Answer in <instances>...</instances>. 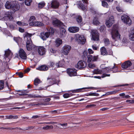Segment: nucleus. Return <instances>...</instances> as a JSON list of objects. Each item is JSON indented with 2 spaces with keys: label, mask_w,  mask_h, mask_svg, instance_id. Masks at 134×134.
Segmentation results:
<instances>
[{
  "label": "nucleus",
  "mask_w": 134,
  "mask_h": 134,
  "mask_svg": "<svg viewBox=\"0 0 134 134\" xmlns=\"http://www.w3.org/2000/svg\"><path fill=\"white\" fill-rule=\"evenodd\" d=\"M32 36V34L27 33L24 37L25 40L27 41L26 42L27 49L29 51L31 50L34 47V45L32 43L31 38V37Z\"/></svg>",
  "instance_id": "1"
},
{
  "label": "nucleus",
  "mask_w": 134,
  "mask_h": 134,
  "mask_svg": "<svg viewBox=\"0 0 134 134\" xmlns=\"http://www.w3.org/2000/svg\"><path fill=\"white\" fill-rule=\"evenodd\" d=\"M47 32H42L40 33V37L43 40H46L48 38L51 34H53L54 33V31L53 29L51 27H48L47 28Z\"/></svg>",
  "instance_id": "2"
},
{
  "label": "nucleus",
  "mask_w": 134,
  "mask_h": 134,
  "mask_svg": "<svg viewBox=\"0 0 134 134\" xmlns=\"http://www.w3.org/2000/svg\"><path fill=\"white\" fill-rule=\"evenodd\" d=\"M111 34L112 38L114 40L116 41L120 38V35L118 32L117 26H113L111 30Z\"/></svg>",
  "instance_id": "3"
},
{
  "label": "nucleus",
  "mask_w": 134,
  "mask_h": 134,
  "mask_svg": "<svg viewBox=\"0 0 134 134\" xmlns=\"http://www.w3.org/2000/svg\"><path fill=\"white\" fill-rule=\"evenodd\" d=\"M5 7L8 9H11L14 12L18 10L19 9V7L18 5H15L12 2L8 1L6 2L5 4Z\"/></svg>",
  "instance_id": "4"
},
{
  "label": "nucleus",
  "mask_w": 134,
  "mask_h": 134,
  "mask_svg": "<svg viewBox=\"0 0 134 134\" xmlns=\"http://www.w3.org/2000/svg\"><path fill=\"white\" fill-rule=\"evenodd\" d=\"M75 39L79 44H83L86 42V39L83 36L78 34L75 35Z\"/></svg>",
  "instance_id": "5"
},
{
  "label": "nucleus",
  "mask_w": 134,
  "mask_h": 134,
  "mask_svg": "<svg viewBox=\"0 0 134 134\" xmlns=\"http://www.w3.org/2000/svg\"><path fill=\"white\" fill-rule=\"evenodd\" d=\"M91 40L95 41H98L99 40V34L97 31L96 30H92L91 32Z\"/></svg>",
  "instance_id": "6"
},
{
  "label": "nucleus",
  "mask_w": 134,
  "mask_h": 134,
  "mask_svg": "<svg viewBox=\"0 0 134 134\" xmlns=\"http://www.w3.org/2000/svg\"><path fill=\"white\" fill-rule=\"evenodd\" d=\"M122 21L125 23L130 25L132 23L131 20L129 17L126 15H122L121 18Z\"/></svg>",
  "instance_id": "7"
},
{
  "label": "nucleus",
  "mask_w": 134,
  "mask_h": 134,
  "mask_svg": "<svg viewBox=\"0 0 134 134\" xmlns=\"http://www.w3.org/2000/svg\"><path fill=\"white\" fill-rule=\"evenodd\" d=\"M68 74L70 77L74 76L77 75L76 70L74 69L69 68L67 70Z\"/></svg>",
  "instance_id": "8"
},
{
  "label": "nucleus",
  "mask_w": 134,
  "mask_h": 134,
  "mask_svg": "<svg viewBox=\"0 0 134 134\" xmlns=\"http://www.w3.org/2000/svg\"><path fill=\"white\" fill-rule=\"evenodd\" d=\"M98 57V55L93 56L91 55H89L87 56V62H90L97 61V60Z\"/></svg>",
  "instance_id": "9"
},
{
  "label": "nucleus",
  "mask_w": 134,
  "mask_h": 134,
  "mask_svg": "<svg viewBox=\"0 0 134 134\" xmlns=\"http://www.w3.org/2000/svg\"><path fill=\"white\" fill-rule=\"evenodd\" d=\"M132 65L131 62L130 60H128L124 62L122 65V67L124 69H128L131 70L130 67Z\"/></svg>",
  "instance_id": "10"
},
{
  "label": "nucleus",
  "mask_w": 134,
  "mask_h": 134,
  "mask_svg": "<svg viewBox=\"0 0 134 134\" xmlns=\"http://www.w3.org/2000/svg\"><path fill=\"white\" fill-rule=\"evenodd\" d=\"M87 65L86 63L82 60H80L78 63L77 65L75 66L76 68L80 69L81 68H84Z\"/></svg>",
  "instance_id": "11"
},
{
  "label": "nucleus",
  "mask_w": 134,
  "mask_h": 134,
  "mask_svg": "<svg viewBox=\"0 0 134 134\" xmlns=\"http://www.w3.org/2000/svg\"><path fill=\"white\" fill-rule=\"evenodd\" d=\"M67 59L65 58L63 59L62 60L59 61L58 63H56V66L57 67H63L65 64L67 63L68 62Z\"/></svg>",
  "instance_id": "12"
},
{
  "label": "nucleus",
  "mask_w": 134,
  "mask_h": 134,
  "mask_svg": "<svg viewBox=\"0 0 134 134\" xmlns=\"http://www.w3.org/2000/svg\"><path fill=\"white\" fill-rule=\"evenodd\" d=\"M19 54L20 57L22 59H26L27 58V55L24 51L22 49H20Z\"/></svg>",
  "instance_id": "13"
},
{
  "label": "nucleus",
  "mask_w": 134,
  "mask_h": 134,
  "mask_svg": "<svg viewBox=\"0 0 134 134\" xmlns=\"http://www.w3.org/2000/svg\"><path fill=\"white\" fill-rule=\"evenodd\" d=\"M29 25L33 26H41L44 25V24L43 23L39 21H33L30 22L29 23Z\"/></svg>",
  "instance_id": "14"
},
{
  "label": "nucleus",
  "mask_w": 134,
  "mask_h": 134,
  "mask_svg": "<svg viewBox=\"0 0 134 134\" xmlns=\"http://www.w3.org/2000/svg\"><path fill=\"white\" fill-rule=\"evenodd\" d=\"M114 18L113 16L110 17L108 20L106 21V24L108 27L111 26L112 24L114 23Z\"/></svg>",
  "instance_id": "15"
},
{
  "label": "nucleus",
  "mask_w": 134,
  "mask_h": 134,
  "mask_svg": "<svg viewBox=\"0 0 134 134\" xmlns=\"http://www.w3.org/2000/svg\"><path fill=\"white\" fill-rule=\"evenodd\" d=\"M71 49V46L69 45H66L64 46L62 49L63 53L65 55H67Z\"/></svg>",
  "instance_id": "16"
},
{
  "label": "nucleus",
  "mask_w": 134,
  "mask_h": 134,
  "mask_svg": "<svg viewBox=\"0 0 134 134\" xmlns=\"http://www.w3.org/2000/svg\"><path fill=\"white\" fill-rule=\"evenodd\" d=\"M60 4L59 3L57 0H53L51 3V7L53 8H58Z\"/></svg>",
  "instance_id": "17"
},
{
  "label": "nucleus",
  "mask_w": 134,
  "mask_h": 134,
  "mask_svg": "<svg viewBox=\"0 0 134 134\" xmlns=\"http://www.w3.org/2000/svg\"><path fill=\"white\" fill-rule=\"evenodd\" d=\"M69 31L71 33H76L79 30V28L77 27H71L68 29Z\"/></svg>",
  "instance_id": "18"
},
{
  "label": "nucleus",
  "mask_w": 134,
  "mask_h": 134,
  "mask_svg": "<svg viewBox=\"0 0 134 134\" xmlns=\"http://www.w3.org/2000/svg\"><path fill=\"white\" fill-rule=\"evenodd\" d=\"M38 51L39 54L41 55L44 54L46 52L45 49L42 47H39L38 48Z\"/></svg>",
  "instance_id": "19"
},
{
  "label": "nucleus",
  "mask_w": 134,
  "mask_h": 134,
  "mask_svg": "<svg viewBox=\"0 0 134 134\" xmlns=\"http://www.w3.org/2000/svg\"><path fill=\"white\" fill-rule=\"evenodd\" d=\"M18 92H19L17 94L18 95L21 96H26L25 97V98H26L28 97H36L33 96L31 95H29L26 94L24 92H23L22 91H19ZM40 97V96H36V97Z\"/></svg>",
  "instance_id": "20"
},
{
  "label": "nucleus",
  "mask_w": 134,
  "mask_h": 134,
  "mask_svg": "<svg viewBox=\"0 0 134 134\" xmlns=\"http://www.w3.org/2000/svg\"><path fill=\"white\" fill-rule=\"evenodd\" d=\"M53 25L55 26H61V27L63 26V23L58 20H54L53 22Z\"/></svg>",
  "instance_id": "21"
},
{
  "label": "nucleus",
  "mask_w": 134,
  "mask_h": 134,
  "mask_svg": "<svg viewBox=\"0 0 134 134\" xmlns=\"http://www.w3.org/2000/svg\"><path fill=\"white\" fill-rule=\"evenodd\" d=\"M5 55L6 57L8 58L9 59L12 57L13 54L11 51L8 49L5 51Z\"/></svg>",
  "instance_id": "22"
},
{
  "label": "nucleus",
  "mask_w": 134,
  "mask_h": 134,
  "mask_svg": "<svg viewBox=\"0 0 134 134\" xmlns=\"http://www.w3.org/2000/svg\"><path fill=\"white\" fill-rule=\"evenodd\" d=\"M61 27L62 28L60 29V35L61 37H63L66 35V31L64 28H62V26Z\"/></svg>",
  "instance_id": "23"
},
{
  "label": "nucleus",
  "mask_w": 134,
  "mask_h": 134,
  "mask_svg": "<svg viewBox=\"0 0 134 134\" xmlns=\"http://www.w3.org/2000/svg\"><path fill=\"white\" fill-rule=\"evenodd\" d=\"M36 69L40 71H45L48 69V67L45 65H42L37 68Z\"/></svg>",
  "instance_id": "24"
},
{
  "label": "nucleus",
  "mask_w": 134,
  "mask_h": 134,
  "mask_svg": "<svg viewBox=\"0 0 134 134\" xmlns=\"http://www.w3.org/2000/svg\"><path fill=\"white\" fill-rule=\"evenodd\" d=\"M100 51L102 55H105L107 54V53L106 49L104 47H103L101 48Z\"/></svg>",
  "instance_id": "25"
},
{
  "label": "nucleus",
  "mask_w": 134,
  "mask_h": 134,
  "mask_svg": "<svg viewBox=\"0 0 134 134\" xmlns=\"http://www.w3.org/2000/svg\"><path fill=\"white\" fill-rule=\"evenodd\" d=\"M129 39L132 41H134V31L131 32L129 36Z\"/></svg>",
  "instance_id": "26"
},
{
  "label": "nucleus",
  "mask_w": 134,
  "mask_h": 134,
  "mask_svg": "<svg viewBox=\"0 0 134 134\" xmlns=\"http://www.w3.org/2000/svg\"><path fill=\"white\" fill-rule=\"evenodd\" d=\"M93 24L97 25L99 24L100 23L98 19L97 18H94L93 21Z\"/></svg>",
  "instance_id": "27"
},
{
  "label": "nucleus",
  "mask_w": 134,
  "mask_h": 134,
  "mask_svg": "<svg viewBox=\"0 0 134 134\" xmlns=\"http://www.w3.org/2000/svg\"><path fill=\"white\" fill-rule=\"evenodd\" d=\"M103 71L102 70H101L98 69H95L93 71V72L95 74H100L103 73Z\"/></svg>",
  "instance_id": "28"
},
{
  "label": "nucleus",
  "mask_w": 134,
  "mask_h": 134,
  "mask_svg": "<svg viewBox=\"0 0 134 134\" xmlns=\"http://www.w3.org/2000/svg\"><path fill=\"white\" fill-rule=\"evenodd\" d=\"M62 42V40L60 38H58L55 41L56 45L58 46L60 45L61 44Z\"/></svg>",
  "instance_id": "29"
},
{
  "label": "nucleus",
  "mask_w": 134,
  "mask_h": 134,
  "mask_svg": "<svg viewBox=\"0 0 134 134\" xmlns=\"http://www.w3.org/2000/svg\"><path fill=\"white\" fill-rule=\"evenodd\" d=\"M45 3L44 1L41 2L38 4V7L40 9L42 8L45 5Z\"/></svg>",
  "instance_id": "30"
},
{
  "label": "nucleus",
  "mask_w": 134,
  "mask_h": 134,
  "mask_svg": "<svg viewBox=\"0 0 134 134\" xmlns=\"http://www.w3.org/2000/svg\"><path fill=\"white\" fill-rule=\"evenodd\" d=\"M76 19L77 22L78 23H80L82 20V17L80 15H78L77 16Z\"/></svg>",
  "instance_id": "31"
},
{
  "label": "nucleus",
  "mask_w": 134,
  "mask_h": 134,
  "mask_svg": "<svg viewBox=\"0 0 134 134\" xmlns=\"http://www.w3.org/2000/svg\"><path fill=\"white\" fill-rule=\"evenodd\" d=\"M14 40L15 41L18 43H19L21 40V39L20 37H14Z\"/></svg>",
  "instance_id": "32"
},
{
  "label": "nucleus",
  "mask_w": 134,
  "mask_h": 134,
  "mask_svg": "<svg viewBox=\"0 0 134 134\" xmlns=\"http://www.w3.org/2000/svg\"><path fill=\"white\" fill-rule=\"evenodd\" d=\"M17 24L20 26H27L28 24L25 23H22L20 21H18L17 22Z\"/></svg>",
  "instance_id": "33"
},
{
  "label": "nucleus",
  "mask_w": 134,
  "mask_h": 134,
  "mask_svg": "<svg viewBox=\"0 0 134 134\" xmlns=\"http://www.w3.org/2000/svg\"><path fill=\"white\" fill-rule=\"evenodd\" d=\"M9 14H7V16H5L4 17V18H5L6 17H7L8 19H9L10 20H11L13 19V17L12 16L11 13H8Z\"/></svg>",
  "instance_id": "34"
},
{
  "label": "nucleus",
  "mask_w": 134,
  "mask_h": 134,
  "mask_svg": "<svg viewBox=\"0 0 134 134\" xmlns=\"http://www.w3.org/2000/svg\"><path fill=\"white\" fill-rule=\"evenodd\" d=\"M79 6L80 7V8L81 9L83 10H86V8L85 7L84 5L82 3L79 4Z\"/></svg>",
  "instance_id": "35"
},
{
  "label": "nucleus",
  "mask_w": 134,
  "mask_h": 134,
  "mask_svg": "<svg viewBox=\"0 0 134 134\" xmlns=\"http://www.w3.org/2000/svg\"><path fill=\"white\" fill-rule=\"evenodd\" d=\"M32 2V0H25V3L27 6H29Z\"/></svg>",
  "instance_id": "36"
},
{
  "label": "nucleus",
  "mask_w": 134,
  "mask_h": 134,
  "mask_svg": "<svg viewBox=\"0 0 134 134\" xmlns=\"http://www.w3.org/2000/svg\"><path fill=\"white\" fill-rule=\"evenodd\" d=\"M88 67L90 68H93L96 67V65L94 64L90 63L88 64Z\"/></svg>",
  "instance_id": "37"
},
{
  "label": "nucleus",
  "mask_w": 134,
  "mask_h": 134,
  "mask_svg": "<svg viewBox=\"0 0 134 134\" xmlns=\"http://www.w3.org/2000/svg\"><path fill=\"white\" fill-rule=\"evenodd\" d=\"M34 82L35 85L37 86L38 84L40 82V81L38 79L36 78L34 80Z\"/></svg>",
  "instance_id": "38"
},
{
  "label": "nucleus",
  "mask_w": 134,
  "mask_h": 134,
  "mask_svg": "<svg viewBox=\"0 0 134 134\" xmlns=\"http://www.w3.org/2000/svg\"><path fill=\"white\" fill-rule=\"evenodd\" d=\"M4 82L3 81H0V90L3 89L4 87Z\"/></svg>",
  "instance_id": "39"
},
{
  "label": "nucleus",
  "mask_w": 134,
  "mask_h": 134,
  "mask_svg": "<svg viewBox=\"0 0 134 134\" xmlns=\"http://www.w3.org/2000/svg\"><path fill=\"white\" fill-rule=\"evenodd\" d=\"M102 5L104 7L106 8L108 7V5L107 3L104 1H102Z\"/></svg>",
  "instance_id": "40"
},
{
  "label": "nucleus",
  "mask_w": 134,
  "mask_h": 134,
  "mask_svg": "<svg viewBox=\"0 0 134 134\" xmlns=\"http://www.w3.org/2000/svg\"><path fill=\"white\" fill-rule=\"evenodd\" d=\"M105 44L106 45H108L109 43V41L108 39L107 38H105L104 40Z\"/></svg>",
  "instance_id": "41"
},
{
  "label": "nucleus",
  "mask_w": 134,
  "mask_h": 134,
  "mask_svg": "<svg viewBox=\"0 0 134 134\" xmlns=\"http://www.w3.org/2000/svg\"><path fill=\"white\" fill-rule=\"evenodd\" d=\"M36 20V18L35 16H32L30 18L29 21L30 22L34 21Z\"/></svg>",
  "instance_id": "42"
},
{
  "label": "nucleus",
  "mask_w": 134,
  "mask_h": 134,
  "mask_svg": "<svg viewBox=\"0 0 134 134\" xmlns=\"http://www.w3.org/2000/svg\"><path fill=\"white\" fill-rule=\"evenodd\" d=\"M53 128V126H44L43 127V129L44 130H47L49 129H52Z\"/></svg>",
  "instance_id": "43"
},
{
  "label": "nucleus",
  "mask_w": 134,
  "mask_h": 134,
  "mask_svg": "<svg viewBox=\"0 0 134 134\" xmlns=\"http://www.w3.org/2000/svg\"><path fill=\"white\" fill-rule=\"evenodd\" d=\"M63 127V128H65L67 126L68 124L67 123H65L63 124H59Z\"/></svg>",
  "instance_id": "44"
},
{
  "label": "nucleus",
  "mask_w": 134,
  "mask_h": 134,
  "mask_svg": "<svg viewBox=\"0 0 134 134\" xmlns=\"http://www.w3.org/2000/svg\"><path fill=\"white\" fill-rule=\"evenodd\" d=\"M92 47L94 50H97L98 49V47L95 45H92Z\"/></svg>",
  "instance_id": "45"
},
{
  "label": "nucleus",
  "mask_w": 134,
  "mask_h": 134,
  "mask_svg": "<svg viewBox=\"0 0 134 134\" xmlns=\"http://www.w3.org/2000/svg\"><path fill=\"white\" fill-rule=\"evenodd\" d=\"M64 98H67L70 97V95L68 93H65L63 95Z\"/></svg>",
  "instance_id": "46"
},
{
  "label": "nucleus",
  "mask_w": 134,
  "mask_h": 134,
  "mask_svg": "<svg viewBox=\"0 0 134 134\" xmlns=\"http://www.w3.org/2000/svg\"><path fill=\"white\" fill-rule=\"evenodd\" d=\"M88 51L90 54H93L94 53V51L91 49H88Z\"/></svg>",
  "instance_id": "47"
},
{
  "label": "nucleus",
  "mask_w": 134,
  "mask_h": 134,
  "mask_svg": "<svg viewBox=\"0 0 134 134\" xmlns=\"http://www.w3.org/2000/svg\"><path fill=\"white\" fill-rule=\"evenodd\" d=\"M110 76V74H103L101 76V77L102 78H104L106 76Z\"/></svg>",
  "instance_id": "48"
},
{
  "label": "nucleus",
  "mask_w": 134,
  "mask_h": 134,
  "mask_svg": "<svg viewBox=\"0 0 134 134\" xmlns=\"http://www.w3.org/2000/svg\"><path fill=\"white\" fill-rule=\"evenodd\" d=\"M83 54L84 56H86L88 55V52L87 50H85L83 52Z\"/></svg>",
  "instance_id": "49"
},
{
  "label": "nucleus",
  "mask_w": 134,
  "mask_h": 134,
  "mask_svg": "<svg viewBox=\"0 0 134 134\" xmlns=\"http://www.w3.org/2000/svg\"><path fill=\"white\" fill-rule=\"evenodd\" d=\"M119 90H116L115 91H111L110 92V94H112L113 93H116L117 92H118Z\"/></svg>",
  "instance_id": "50"
},
{
  "label": "nucleus",
  "mask_w": 134,
  "mask_h": 134,
  "mask_svg": "<svg viewBox=\"0 0 134 134\" xmlns=\"http://www.w3.org/2000/svg\"><path fill=\"white\" fill-rule=\"evenodd\" d=\"M117 10L119 12H121L122 11L120 7H116Z\"/></svg>",
  "instance_id": "51"
},
{
  "label": "nucleus",
  "mask_w": 134,
  "mask_h": 134,
  "mask_svg": "<svg viewBox=\"0 0 134 134\" xmlns=\"http://www.w3.org/2000/svg\"><path fill=\"white\" fill-rule=\"evenodd\" d=\"M6 118L7 119H12V115H9V116H6Z\"/></svg>",
  "instance_id": "52"
},
{
  "label": "nucleus",
  "mask_w": 134,
  "mask_h": 134,
  "mask_svg": "<svg viewBox=\"0 0 134 134\" xmlns=\"http://www.w3.org/2000/svg\"><path fill=\"white\" fill-rule=\"evenodd\" d=\"M19 31L20 32H24V30L23 29H22L20 27L19 28Z\"/></svg>",
  "instance_id": "53"
},
{
  "label": "nucleus",
  "mask_w": 134,
  "mask_h": 134,
  "mask_svg": "<svg viewBox=\"0 0 134 134\" xmlns=\"http://www.w3.org/2000/svg\"><path fill=\"white\" fill-rule=\"evenodd\" d=\"M30 69L29 68H28L27 69H26L25 70V72L27 73L29 72L30 70Z\"/></svg>",
  "instance_id": "54"
},
{
  "label": "nucleus",
  "mask_w": 134,
  "mask_h": 134,
  "mask_svg": "<svg viewBox=\"0 0 134 134\" xmlns=\"http://www.w3.org/2000/svg\"><path fill=\"white\" fill-rule=\"evenodd\" d=\"M119 96H122L123 98H124L125 96V94L124 93H120L119 94Z\"/></svg>",
  "instance_id": "55"
},
{
  "label": "nucleus",
  "mask_w": 134,
  "mask_h": 134,
  "mask_svg": "<svg viewBox=\"0 0 134 134\" xmlns=\"http://www.w3.org/2000/svg\"><path fill=\"white\" fill-rule=\"evenodd\" d=\"M98 95V94L94 93H91L90 94V95L91 96H98V95Z\"/></svg>",
  "instance_id": "56"
},
{
  "label": "nucleus",
  "mask_w": 134,
  "mask_h": 134,
  "mask_svg": "<svg viewBox=\"0 0 134 134\" xmlns=\"http://www.w3.org/2000/svg\"><path fill=\"white\" fill-rule=\"evenodd\" d=\"M44 20L47 21L48 20V18L46 16H45L44 18Z\"/></svg>",
  "instance_id": "57"
},
{
  "label": "nucleus",
  "mask_w": 134,
  "mask_h": 134,
  "mask_svg": "<svg viewBox=\"0 0 134 134\" xmlns=\"http://www.w3.org/2000/svg\"><path fill=\"white\" fill-rule=\"evenodd\" d=\"M19 75L20 77H22L23 76V74L22 73H19Z\"/></svg>",
  "instance_id": "58"
},
{
  "label": "nucleus",
  "mask_w": 134,
  "mask_h": 134,
  "mask_svg": "<svg viewBox=\"0 0 134 134\" xmlns=\"http://www.w3.org/2000/svg\"><path fill=\"white\" fill-rule=\"evenodd\" d=\"M108 69H109V68H106L105 69H103V71H104L105 72H107V71H108Z\"/></svg>",
  "instance_id": "59"
},
{
  "label": "nucleus",
  "mask_w": 134,
  "mask_h": 134,
  "mask_svg": "<svg viewBox=\"0 0 134 134\" xmlns=\"http://www.w3.org/2000/svg\"><path fill=\"white\" fill-rule=\"evenodd\" d=\"M79 91V90H74L72 91V93H75L77 92H78Z\"/></svg>",
  "instance_id": "60"
},
{
  "label": "nucleus",
  "mask_w": 134,
  "mask_h": 134,
  "mask_svg": "<svg viewBox=\"0 0 134 134\" xmlns=\"http://www.w3.org/2000/svg\"><path fill=\"white\" fill-rule=\"evenodd\" d=\"M12 116V119H17L18 118V117L17 116Z\"/></svg>",
  "instance_id": "61"
},
{
  "label": "nucleus",
  "mask_w": 134,
  "mask_h": 134,
  "mask_svg": "<svg viewBox=\"0 0 134 134\" xmlns=\"http://www.w3.org/2000/svg\"><path fill=\"white\" fill-rule=\"evenodd\" d=\"M130 97V96L128 95H126L124 97L125 98H129Z\"/></svg>",
  "instance_id": "62"
},
{
  "label": "nucleus",
  "mask_w": 134,
  "mask_h": 134,
  "mask_svg": "<svg viewBox=\"0 0 134 134\" xmlns=\"http://www.w3.org/2000/svg\"><path fill=\"white\" fill-rule=\"evenodd\" d=\"M51 100V99L49 98H48V99H45V101L46 102H48L50 101Z\"/></svg>",
  "instance_id": "63"
},
{
  "label": "nucleus",
  "mask_w": 134,
  "mask_h": 134,
  "mask_svg": "<svg viewBox=\"0 0 134 134\" xmlns=\"http://www.w3.org/2000/svg\"><path fill=\"white\" fill-rule=\"evenodd\" d=\"M54 64L53 62H50V65L51 66H53Z\"/></svg>",
  "instance_id": "64"
}]
</instances>
